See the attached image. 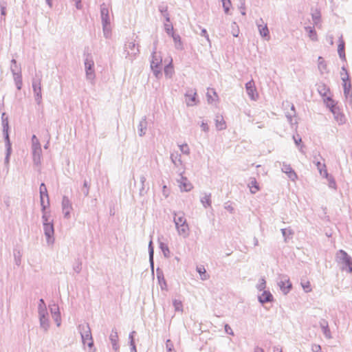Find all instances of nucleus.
<instances>
[{"label":"nucleus","instance_id":"a18cd8bd","mask_svg":"<svg viewBox=\"0 0 352 352\" xmlns=\"http://www.w3.org/2000/svg\"><path fill=\"white\" fill-rule=\"evenodd\" d=\"M173 306L175 307V310L176 311L182 312L183 311V305L181 300H173Z\"/></svg>","mask_w":352,"mask_h":352},{"label":"nucleus","instance_id":"c756f323","mask_svg":"<svg viewBox=\"0 0 352 352\" xmlns=\"http://www.w3.org/2000/svg\"><path fill=\"white\" fill-rule=\"evenodd\" d=\"M306 32L308 33V36L311 40L314 41H318V35L314 29V27L307 26L305 28Z\"/></svg>","mask_w":352,"mask_h":352},{"label":"nucleus","instance_id":"338daca9","mask_svg":"<svg viewBox=\"0 0 352 352\" xmlns=\"http://www.w3.org/2000/svg\"><path fill=\"white\" fill-rule=\"evenodd\" d=\"M201 127L204 132H208L209 131V126L207 123L202 122Z\"/></svg>","mask_w":352,"mask_h":352},{"label":"nucleus","instance_id":"c85d7f7f","mask_svg":"<svg viewBox=\"0 0 352 352\" xmlns=\"http://www.w3.org/2000/svg\"><path fill=\"white\" fill-rule=\"evenodd\" d=\"M273 300V296L270 292H264L259 296V301L262 303L272 302Z\"/></svg>","mask_w":352,"mask_h":352},{"label":"nucleus","instance_id":"a878e982","mask_svg":"<svg viewBox=\"0 0 352 352\" xmlns=\"http://www.w3.org/2000/svg\"><path fill=\"white\" fill-rule=\"evenodd\" d=\"M250 179L251 181L248 184V187L250 188L251 193L255 194L260 190L259 185L255 178H250Z\"/></svg>","mask_w":352,"mask_h":352},{"label":"nucleus","instance_id":"bf43d9fd","mask_svg":"<svg viewBox=\"0 0 352 352\" xmlns=\"http://www.w3.org/2000/svg\"><path fill=\"white\" fill-rule=\"evenodd\" d=\"M0 8H1V14L2 16H6V2H1L0 3Z\"/></svg>","mask_w":352,"mask_h":352},{"label":"nucleus","instance_id":"393cba45","mask_svg":"<svg viewBox=\"0 0 352 352\" xmlns=\"http://www.w3.org/2000/svg\"><path fill=\"white\" fill-rule=\"evenodd\" d=\"M340 254L342 256L344 264L348 267L349 271L352 272V261L351 258L346 254V253L342 250L340 251Z\"/></svg>","mask_w":352,"mask_h":352},{"label":"nucleus","instance_id":"7ed1b4c3","mask_svg":"<svg viewBox=\"0 0 352 352\" xmlns=\"http://www.w3.org/2000/svg\"><path fill=\"white\" fill-rule=\"evenodd\" d=\"M41 74H36L35 77L32 79V88L34 94L35 100L39 104L41 102Z\"/></svg>","mask_w":352,"mask_h":352},{"label":"nucleus","instance_id":"6e6d98bb","mask_svg":"<svg viewBox=\"0 0 352 352\" xmlns=\"http://www.w3.org/2000/svg\"><path fill=\"white\" fill-rule=\"evenodd\" d=\"M179 148H180V151L183 153L186 154V155H188L190 153V149H189L188 146L187 144H184L180 145Z\"/></svg>","mask_w":352,"mask_h":352},{"label":"nucleus","instance_id":"3c124183","mask_svg":"<svg viewBox=\"0 0 352 352\" xmlns=\"http://www.w3.org/2000/svg\"><path fill=\"white\" fill-rule=\"evenodd\" d=\"M291 110L293 111V113H286V117L287 118V120L289 121V122L292 123V117L293 116H295L296 115V111H295V107H294V104H292L291 105Z\"/></svg>","mask_w":352,"mask_h":352},{"label":"nucleus","instance_id":"680f3d73","mask_svg":"<svg viewBox=\"0 0 352 352\" xmlns=\"http://www.w3.org/2000/svg\"><path fill=\"white\" fill-rule=\"evenodd\" d=\"M201 36H204L208 43H210V40L209 38V35L207 33V31L206 29L203 28L201 29Z\"/></svg>","mask_w":352,"mask_h":352},{"label":"nucleus","instance_id":"a211bd4d","mask_svg":"<svg viewBox=\"0 0 352 352\" xmlns=\"http://www.w3.org/2000/svg\"><path fill=\"white\" fill-rule=\"evenodd\" d=\"M282 171L287 174L288 177L292 180L294 181L297 178V175L294 171V170L292 168L290 165L283 164L282 166Z\"/></svg>","mask_w":352,"mask_h":352},{"label":"nucleus","instance_id":"bb28decb","mask_svg":"<svg viewBox=\"0 0 352 352\" xmlns=\"http://www.w3.org/2000/svg\"><path fill=\"white\" fill-rule=\"evenodd\" d=\"M171 36L174 41L175 48L179 50H182L184 47L180 36L179 34H172Z\"/></svg>","mask_w":352,"mask_h":352},{"label":"nucleus","instance_id":"f03ea898","mask_svg":"<svg viewBox=\"0 0 352 352\" xmlns=\"http://www.w3.org/2000/svg\"><path fill=\"white\" fill-rule=\"evenodd\" d=\"M324 102L328 108H329L330 111L333 115L335 120L338 123V124H342L345 122V116L340 111L339 107L337 105V102H336L331 97H327L324 99Z\"/></svg>","mask_w":352,"mask_h":352},{"label":"nucleus","instance_id":"0e129e2a","mask_svg":"<svg viewBox=\"0 0 352 352\" xmlns=\"http://www.w3.org/2000/svg\"><path fill=\"white\" fill-rule=\"evenodd\" d=\"M10 155H11V153L6 152V153L4 164L6 167H8Z\"/></svg>","mask_w":352,"mask_h":352},{"label":"nucleus","instance_id":"4be33fe9","mask_svg":"<svg viewBox=\"0 0 352 352\" xmlns=\"http://www.w3.org/2000/svg\"><path fill=\"white\" fill-rule=\"evenodd\" d=\"M216 128L219 131L223 130L226 128V123L222 116L217 115L215 118Z\"/></svg>","mask_w":352,"mask_h":352},{"label":"nucleus","instance_id":"72a5a7b5","mask_svg":"<svg viewBox=\"0 0 352 352\" xmlns=\"http://www.w3.org/2000/svg\"><path fill=\"white\" fill-rule=\"evenodd\" d=\"M217 94L214 89H208L207 92V98L209 103H212L217 98Z\"/></svg>","mask_w":352,"mask_h":352},{"label":"nucleus","instance_id":"2eb2a0df","mask_svg":"<svg viewBox=\"0 0 352 352\" xmlns=\"http://www.w3.org/2000/svg\"><path fill=\"white\" fill-rule=\"evenodd\" d=\"M32 160L33 162L36 166L41 164L42 149L41 146L32 148Z\"/></svg>","mask_w":352,"mask_h":352},{"label":"nucleus","instance_id":"79ce46f5","mask_svg":"<svg viewBox=\"0 0 352 352\" xmlns=\"http://www.w3.org/2000/svg\"><path fill=\"white\" fill-rule=\"evenodd\" d=\"M340 76H341L342 82H346V81L350 80L349 73L344 67H342V71L340 72Z\"/></svg>","mask_w":352,"mask_h":352},{"label":"nucleus","instance_id":"4d7b16f0","mask_svg":"<svg viewBox=\"0 0 352 352\" xmlns=\"http://www.w3.org/2000/svg\"><path fill=\"white\" fill-rule=\"evenodd\" d=\"M224 208L226 210H228L230 213H233L234 211V208L232 206V204L230 203V201L225 203Z\"/></svg>","mask_w":352,"mask_h":352},{"label":"nucleus","instance_id":"7c9ffc66","mask_svg":"<svg viewBox=\"0 0 352 352\" xmlns=\"http://www.w3.org/2000/svg\"><path fill=\"white\" fill-rule=\"evenodd\" d=\"M342 86H343V89H344V94L346 98H347L349 96L350 98H351L352 94H351V81L349 80V81L343 82Z\"/></svg>","mask_w":352,"mask_h":352},{"label":"nucleus","instance_id":"aec40b11","mask_svg":"<svg viewBox=\"0 0 352 352\" xmlns=\"http://www.w3.org/2000/svg\"><path fill=\"white\" fill-rule=\"evenodd\" d=\"M12 76L17 89L21 90L23 85L21 72L16 73L13 70Z\"/></svg>","mask_w":352,"mask_h":352},{"label":"nucleus","instance_id":"0eeeda50","mask_svg":"<svg viewBox=\"0 0 352 352\" xmlns=\"http://www.w3.org/2000/svg\"><path fill=\"white\" fill-rule=\"evenodd\" d=\"M125 52L126 53V58H129L131 60H133L139 53V49L135 47L134 41H130L125 45Z\"/></svg>","mask_w":352,"mask_h":352},{"label":"nucleus","instance_id":"39448f33","mask_svg":"<svg viewBox=\"0 0 352 352\" xmlns=\"http://www.w3.org/2000/svg\"><path fill=\"white\" fill-rule=\"evenodd\" d=\"M94 65V62L90 55H87L85 60V67L86 72V78L88 80H90L91 82L94 81L95 78V72L93 69Z\"/></svg>","mask_w":352,"mask_h":352},{"label":"nucleus","instance_id":"dca6fc26","mask_svg":"<svg viewBox=\"0 0 352 352\" xmlns=\"http://www.w3.org/2000/svg\"><path fill=\"white\" fill-rule=\"evenodd\" d=\"M44 231L49 243H52V236L54 234V226L52 222L48 221L44 223Z\"/></svg>","mask_w":352,"mask_h":352},{"label":"nucleus","instance_id":"8fccbe9b","mask_svg":"<svg viewBox=\"0 0 352 352\" xmlns=\"http://www.w3.org/2000/svg\"><path fill=\"white\" fill-rule=\"evenodd\" d=\"M164 30L166 31V32L171 36L172 34H175L173 32V26L171 25V24H168V23H164Z\"/></svg>","mask_w":352,"mask_h":352},{"label":"nucleus","instance_id":"de8ad7c7","mask_svg":"<svg viewBox=\"0 0 352 352\" xmlns=\"http://www.w3.org/2000/svg\"><path fill=\"white\" fill-rule=\"evenodd\" d=\"M318 69L320 72L323 74L327 73V65L326 62H320L318 64Z\"/></svg>","mask_w":352,"mask_h":352},{"label":"nucleus","instance_id":"c9c22d12","mask_svg":"<svg viewBox=\"0 0 352 352\" xmlns=\"http://www.w3.org/2000/svg\"><path fill=\"white\" fill-rule=\"evenodd\" d=\"M311 17L314 21V25H317L320 21L321 18L320 12L319 10L316 9L314 11L311 12Z\"/></svg>","mask_w":352,"mask_h":352},{"label":"nucleus","instance_id":"9d476101","mask_svg":"<svg viewBox=\"0 0 352 352\" xmlns=\"http://www.w3.org/2000/svg\"><path fill=\"white\" fill-rule=\"evenodd\" d=\"M256 25L260 35L265 38L267 41H269L270 39V31L267 24L264 23L263 19H260L258 21H257Z\"/></svg>","mask_w":352,"mask_h":352},{"label":"nucleus","instance_id":"58836bf2","mask_svg":"<svg viewBox=\"0 0 352 352\" xmlns=\"http://www.w3.org/2000/svg\"><path fill=\"white\" fill-rule=\"evenodd\" d=\"M102 31L104 36L109 38L111 35V28L110 24H102Z\"/></svg>","mask_w":352,"mask_h":352},{"label":"nucleus","instance_id":"6e6552de","mask_svg":"<svg viewBox=\"0 0 352 352\" xmlns=\"http://www.w3.org/2000/svg\"><path fill=\"white\" fill-rule=\"evenodd\" d=\"M40 197L41 204L43 209L50 205L49 196L47 193V187L44 183H42L40 186Z\"/></svg>","mask_w":352,"mask_h":352},{"label":"nucleus","instance_id":"ea45409f","mask_svg":"<svg viewBox=\"0 0 352 352\" xmlns=\"http://www.w3.org/2000/svg\"><path fill=\"white\" fill-rule=\"evenodd\" d=\"M110 340L115 349H117V342L118 340V336L116 331H112L109 336Z\"/></svg>","mask_w":352,"mask_h":352},{"label":"nucleus","instance_id":"6ab92c4d","mask_svg":"<svg viewBox=\"0 0 352 352\" xmlns=\"http://www.w3.org/2000/svg\"><path fill=\"white\" fill-rule=\"evenodd\" d=\"M147 128V121L146 116H144L142 120L140 121V123L138 126V134L140 137H142L146 133V130Z\"/></svg>","mask_w":352,"mask_h":352},{"label":"nucleus","instance_id":"423d86ee","mask_svg":"<svg viewBox=\"0 0 352 352\" xmlns=\"http://www.w3.org/2000/svg\"><path fill=\"white\" fill-rule=\"evenodd\" d=\"M177 182L182 192H189L193 188L192 184L186 177L183 176V173H180V179H178Z\"/></svg>","mask_w":352,"mask_h":352},{"label":"nucleus","instance_id":"f704fd0d","mask_svg":"<svg viewBox=\"0 0 352 352\" xmlns=\"http://www.w3.org/2000/svg\"><path fill=\"white\" fill-rule=\"evenodd\" d=\"M170 160L175 166L182 165V161L181 160V155L177 153H172L170 155Z\"/></svg>","mask_w":352,"mask_h":352},{"label":"nucleus","instance_id":"c03bdc74","mask_svg":"<svg viewBox=\"0 0 352 352\" xmlns=\"http://www.w3.org/2000/svg\"><path fill=\"white\" fill-rule=\"evenodd\" d=\"M222 6L226 14H228L232 6L230 0H222Z\"/></svg>","mask_w":352,"mask_h":352},{"label":"nucleus","instance_id":"49530a36","mask_svg":"<svg viewBox=\"0 0 352 352\" xmlns=\"http://www.w3.org/2000/svg\"><path fill=\"white\" fill-rule=\"evenodd\" d=\"M10 70L12 74H13V70L16 73L21 72V67L17 65L16 60L15 59H12L11 60Z\"/></svg>","mask_w":352,"mask_h":352},{"label":"nucleus","instance_id":"ddd939ff","mask_svg":"<svg viewBox=\"0 0 352 352\" xmlns=\"http://www.w3.org/2000/svg\"><path fill=\"white\" fill-rule=\"evenodd\" d=\"M278 286L284 294H287L291 290L292 284L287 276H283L278 282Z\"/></svg>","mask_w":352,"mask_h":352},{"label":"nucleus","instance_id":"4c0bfd02","mask_svg":"<svg viewBox=\"0 0 352 352\" xmlns=\"http://www.w3.org/2000/svg\"><path fill=\"white\" fill-rule=\"evenodd\" d=\"M197 271L199 274L201 279L206 280L208 278L209 276L206 274V270L204 266L201 265L197 267Z\"/></svg>","mask_w":352,"mask_h":352},{"label":"nucleus","instance_id":"774afa93","mask_svg":"<svg viewBox=\"0 0 352 352\" xmlns=\"http://www.w3.org/2000/svg\"><path fill=\"white\" fill-rule=\"evenodd\" d=\"M312 350L314 352H321V348L320 346L318 344H314L312 346Z\"/></svg>","mask_w":352,"mask_h":352},{"label":"nucleus","instance_id":"603ef678","mask_svg":"<svg viewBox=\"0 0 352 352\" xmlns=\"http://www.w3.org/2000/svg\"><path fill=\"white\" fill-rule=\"evenodd\" d=\"M41 146L38 139L35 135L32 137V148Z\"/></svg>","mask_w":352,"mask_h":352},{"label":"nucleus","instance_id":"5701e85b","mask_svg":"<svg viewBox=\"0 0 352 352\" xmlns=\"http://www.w3.org/2000/svg\"><path fill=\"white\" fill-rule=\"evenodd\" d=\"M339 45L338 47V52L339 54L340 58L342 60H346V55L344 52V41L342 39V36H341L339 38Z\"/></svg>","mask_w":352,"mask_h":352},{"label":"nucleus","instance_id":"f3484780","mask_svg":"<svg viewBox=\"0 0 352 352\" xmlns=\"http://www.w3.org/2000/svg\"><path fill=\"white\" fill-rule=\"evenodd\" d=\"M176 227L179 234L186 236L188 233V225L186 221H176Z\"/></svg>","mask_w":352,"mask_h":352},{"label":"nucleus","instance_id":"9b49d317","mask_svg":"<svg viewBox=\"0 0 352 352\" xmlns=\"http://www.w3.org/2000/svg\"><path fill=\"white\" fill-rule=\"evenodd\" d=\"M245 89L250 98L252 100H256L258 98V94L253 80H250L245 84Z\"/></svg>","mask_w":352,"mask_h":352},{"label":"nucleus","instance_id":"a19ab883","mask_svg":"<svg viewBox=\"0 0 352 352\" xmlns=\"http://www.w3.org/2000/svg\"><path fill=\"white\" fill-rule=\"evenodd\" d=\"M4 139H5V144H6V152L8 153H12V146H11V142L9 138L8 133H3Z\"/></svg>","mask_w":352,"mask_h":352},{"label":"nucleus","instance_id":"13d9d810","mask_svg":"<svg viewBox=\"0 0 352 352\" xmlns=\"http://www.w3.org/2000/svg\"><path fill=\"white\" fill-rule=\"evenodd\" d=\"M89 186L88 185V182L86 180H85L84 184H83V188H82V190L83 192V194L85 196H87L89 195Z\"/></svg>","mask_w":352,"mask_h":352},{"label":"nucleus","instance_id":"f8f14e48","mask_svg":"<svg viewBox=\"0 0 352 352\" xmlns=\"http://www.w3.org/2000/svg\"><path fill=\"white\" fill-rule=\"evenodd\" d=\"M186 102L187 106H194L197 104V92L195 89H189L185 94Z\"/></svg>","mask_w":352,"mask_h":352},{"label":"nucleus","instance_id":"864d4df0","mask_svg":"<svg viewBox=\"0 0 352 352\" xmlns=\"http://www.w3.org/2000/svg\"><path fill=\"white\" fill-rule=\"evenodd\" d=\"M232 35L234 37H237L239 35V30L238 26L236 25V23L235 22L232 23Z\"/></svg>","mask_w":352,"mask_h":352},{"label":"nucleus","instance_id":"1a4fd4ad","mask_svg":"<svg viewBox=\"0 0 352 352\" xmlns=\"http://www.w3.org/2000/svg\"><path fill=\"white\" fill-rule=\"evenodd\" d=\"M62 210L63 213L64 214V217L66 219L71 218L70 213L72 211V202L69 199V198L66 196H63L62 200Z\"/></svg>","mask_w":352,"mask_h":352},{"label":"nucleus","instance_id":"b1692460","mask_svg":"<svg viewBox=\"0 0 352 352\" xmlns=\"http://www.w3.org/2000/svg\"><path fill=\"white\" fill-rule=\"evenodd\" d=\"M318 91L321 96H322L323 100L328 97L327 95L330 91L329 87L326 86L324 83H320L318 85Z\"/></svg>","mask_w":352,"mask_h":352},{"label":"nucleus","instance_id":"69168bd1","mask_svg":"<svg viewBox=\"0 0 352 352\" xmlns=\"http://www.w3.org/2000/svg\"><path fill=\"white\" fill-rule=\"evenodd\" d=\"M140 182L142 184V188L140 189V192L144 189V183L146 182V177L144 175H141L140 177Z\"/></svg>","mask_w":352,"mask_h":352},{"label":"nucleus","instance_id":"412c9836","mask_svg":"<svg viewBox=\"0 0 352 352\" xmlns=\"http://www.w3.org/2000/svg\"><path fill=\"white\" fill-rule=\"evenodd\" d=\"M200 201L204 208H208L211 206V193L204 192L200 198Z\"/></svg>","mask_w":352,"mask_h":352},{"label":"nucleus","instance_id":"f257e3e1","mask_svg":"<svg viewBox=\"0 0 352 352\" xmlns=\"http://www.w3.org/2000/svg\"><path fill=\"white\" fill-rule=\"evenodd\" d=\"M151 69L157 78L162 77V56L161 52L157 51L156 43L154 44L151 54Z\"/></svg>","mask_w":352,"mask_h":352},{"label":"nucleus","instance_id":"37998d69","mask_svg":"<svg viewBox=\"0 0 352 352\" xmlns=\"http://www.w3.org/2000/svg\"><path fill=\"white\" fill-rule=\"evenodd\" d=\"M301 285L305 292H310L312 289L310 282L307 280H302Z\"/></svg>","mask_w":352,"mask_h":352},{"label":"nucleus","instance_id":"2f4dec72","mask_svg":"<svg viewBox=\"0 0 352 352\" xmlns=\"http://www.w3.org/2000/svg\"><path fill=\"white\" fill-rule=\"evenodd\" d=\"M173 74H174V69H173V66L172 64V59H171L169 64L166 65L164 67V74L166 78H170L173 76Z\"/></svg>","mask_w":352,"mask_h":352},{"label":"nucleus","instance_id":"e433bc0d","mask_svg":"<svg viewBox=\"0 0 352 352\" xmlns=\"http://www.w3.org/2000/svg\"><path fill=\"white\" fill-rule=\"evenodd\" d=\"M316 166L321 175H323L325 177H328V173L324 164H322L320 162H318L316 163Z\"/></svg>","mask_w":352,"mask_h":352},{"label":"nucleus","instance_id":"4468645a","mask_svg":"<svg viewBox=\"0 0 352 352\" xmlns=\"http://www.w3.org/2000/svg\"><path fill=\"white\" fill-rule=\"evenodd\" d=\"M100 17L102 24H111L109 9L105 3L100 6Z\"/></svg>","mask_w":352,"mask_h":352},{"label":"nucleus","instance_id":"473e14b6","mask_svg":"<svg viewBox=\"0 0 352 352\" xmlns=\"http://www.w3.org/2000/svg\"><path fill=\"white\" fill-rule=\"evenodd\" d=\"M1 121H2V126H3V133H8L9 122H8V118L6 116V113H2Z\"/></svg>","mask_w":352,"mask_h":352},{"label":"nucleus","instance_id":"e2e57ef3","mask_svg":"<svg viewBox=\"0 0 352 352\" xmlns=\"http://www.w3.org/2000/svg\"><path fill=\"white\" fill-rule=\"evenodd\" d=\"M162 194L166 198L169 195V190L166 185H164L162 187Z\"/></svg>","mask_w":352,"mask_h":352},{"label":"nucleus","instance_id":"cd10ccee","mask_svg":"<svg viewBox=\"0 0 352 352\" xmlns=\"http://www.w3.org/2000/svg\"><path fill=\"white\" fill-rule=\"evenodd\" d=\"M158 10L162 14V16L165 18L166 22H170V16L168 12V6L164 3L160 4L158 6Z\"/></svg>","mask_w":352,"mask_h":352},{"label":"nucleus","instance_id":"20e7f679","mask_svg":"<svg viewBox=\"0 0 352 352\" xmlns=\"http://www.w3.org/2000/svg\"><path fill=\"white\" fill-rule=\"evenodd\" d=\"M81 337L84 344H87L89 347H92L94 342L91 333V330L87 324H82L79 326Z\"/></svg>","mask_w":352,"mask_h":352},{"label":"nucleus","instance_id":"5fc2aeb1","mask_svg":"<svg viewBox=\"0 0 352 352\" xmlns=\"http://www.w3.org/2000/svg\"><path fill=\"white\" fill-rule=\"evenodd\" d=\"M329 181V186L331 188H336V183L334 180V179L331 176H329L328 177H326Z\"/></svg>","mask_w":352,"mask_h":352},{"label":"nucleus","instance_id":"09e8293b","mask_svg":"<svg viewBox=\"0 0 352 352\" xmlns=\"http://www.w3.org/2000/svg\"><path fill=\"white\" fill-rule=\"evenodd\" d=\"M46 314H47V311H46L45 308H44V309L40 308L39 315H40V318H41L40 319H41V324H44L46 320V318H45Z\"/></svg>","mask_w":352,"mask_h":352},{"label":"nucleus","instance_id":"052dcab7","mask_svg":"<svg viewBox=\"0 0 352 352\" xmlns=\"http://www.w3.org/2000/svg\"><path fill=\"white\" fill-rule=\"evenodd\" d=\"M242 15H245V0H241V6L239 7Z\"/></svg>","mask_w":352,"mask_h":352}]
</instances>
